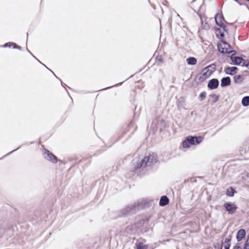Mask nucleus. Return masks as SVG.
I'll return each mask as SVG.
<instances>
[{"mask_svg":"<svg viewBox=\"0 0 249 249\" xmlns=\"http://www.w3.org/2000/svg\"><path fill=\"white\" fill-rule=\"evenodd\" d=\"M157 162V155L154 153H152L142 158H135L133 160L132 163L134 168L138 169L151 166Z\"/></svg>","mask_w":249,"mask_h":249,"instance_id":"f257e3e1","label":"nucleus"},{"mask_svg":"<svg viewBox=\"0 0 249 249\" xmlns=\"http://www.w3.org/2000/svg\"><path fill=\"white\" fill-rule=\"evenodd\" d=\"M214 18L216 25L221 28V29L217 28L216 30L217 32L216 35L217 36L219 35L221 37H223L224 36V34L223 31H225L226 32H227L228 31L224 24L225 22L227 23V21L225 20L224 18L221 13L216 14Z\"/></svg>","mask_w":249,"mask_h":249,"instance_id":"f03ea898","label":"nucleus"},{"mask_svg":"<svg viewBox=\"0 0 249 249\" xmlns=\"http://www.w3.org/2000/svg\"><path fill=\"white\" fill-rule=\"evenodd\" d=\"M215 69V65L214 64H211L203 69L197 76L199 82H204L212 75Z\"/></svg>","mask_w":249,"mask_h":249,"instance_id":"7ed1b4c3","label":"nucleus"},{"mask_svg":"<svg viewBox=\"0 0 249 249\" xmlns=\"http://www.w3.org/2000/svg\"><path fill=\"white\" fill-rule=\"evenodd\" d=\"M203 138L201 136H187L182 142V146L184 148H189L192 145H198L201 142Z\"/></svg>","mask_w":249,"mask_h":249,"instance_id":"20e7f679","label":"nucleus"},{"mask_svg":"<svg viewBox=\"0 0 249 249\" xmlns=\"http://www.w3.org/2000/svg\"><path fill=\"white\" fill-rule=\"evenodd\" d=\"M218 51L222 53L230 54L232 52V48L227 42L222 41L217 45Z\"/></svg>","mask_w":249,"mask_h":249,"instance_id":"39448f33","label":"nucleus"},{"mask_svg":"<svg viewBox=\"0 0 249 249\" xmlns=\"http://www.w3.org/2000/svg\"><path fill=\"white\" fill-rule=\"evenodd\" d=\"M223 207L228 214H233L237 210V206L235 203L227 202L224 203Z\"/></svg>","mask_w":249,"mask_h":249,"instance_id":"423d86ee","label":"nucleus"},{"mask_svg":"<svg viewBox=\"0 0 249 249\" xmlns=\"http://www.w3.org/2000/svg\"><path fill=\"white\" fill-rule=\"evenodd\" d=\"M44 157L45 159L53 163H56L58 160L57 157L47 149L44 151Z\"/></svg>","mask_w":249,"mask_h":249,"instance_id":"0eeeda50","label":"nucleus"},{"mask_svg":"<svg viewBox=\"0 0 249 249\" xmlns=\"http://www.w3.org/2000/svg\"><path fill=\"white\" fill-rule=\"evenodd\" d=\"M219 85V81L217 79L213 78L210 80L208 84V88L210 89H216Z\"/></svg>","mask_w":249,"mask_h":249,"instance_id":"6e6552de","label":"nucleus"},{"mask_svg":"<svg viewBox=\"0 0 249 249\" xmlns=\"http://www.w3.org/2000/svg\"><path fill=\"white\" fill-rule=\"evenodd\" d=\"M237 70L236 67H228L225 69V71L226 74L232 75L236 73Z\"/></svg>","mask_w":249,"mask_h":249,"instance_id":"1a4fd4ad","label":"nucleus"},{"mask_svg":"<svg viewBox=\"0 0 249 249\" xmlns=\"http://www.w3.org/2000/svg\"><path fill=\"white\" fill-rule=\"evenodd\" d=\"M231 78L230 77L223 78L221 81V86L222 87H227L231 84Z\"/></svg>","mask_w":249,"mask_h":249,"instance_id":"9d476101","label":"nucleus"},{"mask_svg":"<svg viewBox=\"0 0 249 249\" xmlns=\"http://www.w3.org/2000/svg\"><path fill=\"white\" fill-rule=\"evenodd\" d=\"M246 231L244 229L239 230L236 234V239L237 241H240L242 240L245 237Z\"/></svg>","mask_w":249,"mask_h":249,"instance_id":"9b49d317","label":"nucleus"},{"mask_svg":"<svg viewBox=\"0 0 249 249\" xmlns=\"http://www.w3.org/2000/svg\"><path fill=\"white\" fill-rule=\"evenodd\" d=\"M169 203V199L166 196H162L160 198V205L161 206H164L166 205Z\"/></svg>","mask_w":249,"mask_h":249,"instance_id":"f8f14e48","label":"nucleus"},{"mask_svg":"<svg viewBox=\"0 0 249 249\" xmlns=\"http://www.w3.org/2000/svg\"><path fill=\"white\" fill-rule=\"evenodd\" d=\"M186 62L189 65H195L197 63V60L194 57H190L187 58Z\"/></svg>","mask_w":249,"mask_h":249,"instance_id":"ddd939ff","label":"nucleus"},{"mask_svg":"<svg viewBox=\"0 0 249 249\" xmlns=\"http://www.w3.org/2000/svg\"><path fill=\"white\" fill-rule=\"evenodd\" d=\"M231 59L232 60V62L235 65H237L240 64L243 61V59L242 58L237 56L231 57Z\"/></svg>","mask_w":249,"mask_h":249,"instance_id":"4468645a","label":"nucleus"},{"mask_svg":"<svg viewBox=\"0 0 249 249\" xmlns=\"http://www.w3.org/2000/svg\"><path fill=\"white\" fill-rule=\"evenodd\" d=\"M244 80L242 76L241 75H236L234 76V81L236 84H241Z\"/></svg>","mask_w":249,"mask_h":249,"instance_id":"2eb2a0df","label":"nucleus"},{"mask_svg":"<svg viewBox=\"0 0 249 249\" xmlns=\"http://www.w3.org/2000/svg\"><path fill=\"white\" fill-rule=\"evenodd\" d=\"M231 238H227L225 239L224 242L223 243V246L225 249H229L230 247Z\"/></svg>","mask_w":249,"mask_h":249,"instance_id":"dca6fc26","label":"nucleus"},{"mask_svg":"<svg viewBox=\"0 0 249 249\" xmlns=\"http://www.w3.org/2000/svg\"><path fill=\"white\" fill-rule=\"evenodd\" d=\"M242 104L244 107L249 106V96H245L242 98Z\"/></svg>","mask_w":249,"mask_h":249,"instance_id":"f3484780","label":"nucleus"},{"mask_svg":"<svg viewBox=\"0 0 249 249\" xmlns=\"http://www.w3.org/2000/svg\"><path fill=\"white\" fill-rule=\"evenodd\" d=\"M235 193V190L232 188H229L227 190V195L230 196H232Z\"/></svg>","mask_w":249,"mask_h":249,"instance_id":"a211bd4d","label":"nucleus"},{"mask_svg":"<svg viewBox=\"0 0 249 249\" xmlns=\"http://www.w3.org/2000/svg\"><path fill=\"white\" fill-rule=\"evenodd\" d=\"M147 247L143 244L140 243L137 246V249H146Z\"/></svg>","mask_w":249,"mask_h":249,"instance_id":"6ab92c4d","label":"nucleus"},{"mask_svg":"<svg viewBox=\"0 0 249 249\" xmlns=\"http://www.w3.org/2000/svg\"><path fill=\"white\" fill-rule=\"evenodd\" d=\"M206 93L205 92H202L199 95L201 100H203L206 97Z\"/></svg>","mask_w":249,"mask_h":249,"instance_id":"aec40b11","label":"nucleus"},{"mask_svg":"<svg viewBox=\"0 0 249 249\" xmlns=\"http://www.w3.org/2000/svg\"><path fill=\"white\" fill-rule=\"evenodd\" d=\"M244 249H249V236L248 237L245 243Z\"/></svg>","mask_w":249,"mask_h":249,"instance_id":"412c9836","label":"nucleus"},{"mask_svg":"<svg viewBox=\"0 0 249 249\" xmlns=\"http://www.w3.org/2000/svg\"><path fill=\"white\" fill-rule=\"evenodd\" d=\"M210 96L214 99V102H216L218 100V96L215 94H212Z\"/></svg>","mask_w":249,"mask_h":249,"instance_id":"4be33fe9","label":"nucleus"},{"mask_svg":"<svg viewBox=\"0 0 249 249\" xmlns=\"http://www.w3.org/2000/svg\"><path fill=\"white\" fill-rule=\"evenodd\" d=\"M12 45H13L14 49H17L18 50H21V47L17 45L16 43L12 42Z\"/></svg>","mask_w":249,"mask_h":249,"instance_id":"5701e85b","label":"nucleus"},{"mask_svg":"<svg viewBox=\"0 0 249 249\" xmlns=\"http://www.w3.org/2000/svg\"><path fill=\"white\" fill-rule=\"evenodd\" d=\"M12 42H8V43H5L3 46V47H10L12 45Z\"/></svg>","mask_w":249,"mask_h":249,"instance_id":"b1692460","label":"nucleus"},{"mask_svg":"<svg viewBox=\"0 0 249 249\" xmlns=\"http://www.w3.org/2000/svg\"><path fill=\"white\" fill-rule=\"evenodd\" d=\"M157 60L158 61L160 62L161 63L163 62V60L161 56L158 57L157 58Z\"/></svg>","mask_w":249,"mask_h":249,"instance_id":"393cba45","label":"nucleus"},{"mask_svg":"<svg viewBox=\"0 0 249 249\" xmlns=\"http://www.w3.org/2000/svg\"><path fill=\"white\" fill-rule=\"evenodd\" d=\"M27 52H28L32 56L34 57L35 59H36L39 63H41L32 53L28 49H27Z\"/></svg>","mask_w":249,"mask_h":249,"instance_id":"a878e982","label":"nucleus"},{"mask_svg":"<svg viewBox=\"0 0 249 249\" xmlns=\"http://www.w3.org/2000/svg\"><path fill=\"white\" fill-rule=\"evenodd\" d=\"M19 148V147H18V148L17 149H17H18ZM16 150V149H15V150H13V151H11V152H10V153H8L7 155H5L4 157H6V156H7V155H9L10 154H11L12 153H13V152L15 151Z\"/></svg>","mask_w":249,"mask_h":249,"instance_id":"bb28decb","label":"nucleus"},{"mask_svg":"<svg viewBox=\"0 0 249 249\" xmlns=\"http://www.w3.org/2000/svg\"><path fill=\"white\" fill-rule=\"evenodd\" d=\"M234 249H241V248L240 247L237 246L234 248Z\"/></svg>","mask_w":249,"mask_h":249,"instance_id":"cd10ccee","label":"nucleus"},{"mask_svg":"<svg viewBox=\"0 0 249 249\" xmlns=\"http://www.w3.org/2000/svg\"><path fill=\"white\" fill-rule=\"evenodd\" d=\"M61 84L62 85V86L64 87V85H66L65 84L63 83L62 82H61Z\"/></svg>","mask_w":249,"mask_h":249,"instance_id":"c85d7f7f","label":"nucleus"},{"mask_svg":"<svg viewBox=\"0 0 249 249\" xmlns=\"http://www.w3.org/2000/svg\"><path fill=\"white\" fill-rule=\"evenodd\" d=\"M121 84H122V83H119V84H116V85H115V86H118V85H121Z\"/></svg>","mask_w":249,"mask_h":249,"instance_id":"c756f323","label":"nucleus"},{"mask_svg":"<svg viewBox=\"0 0 249 249\" xmlns=\"http://www.w3.org/2000/svg\"><path fill=\"white\" fill-rule=\"evenodd\" d=\"M246 0L248 1H249V0Z\"/></svg>","mask_w":249,"mask_h":249,"instance_id":"7c9ffc66","label":"nucleus"},{"mask_svg":"<svg viewBox=\"0 0 249 249\" xmlns=\"http://www.w3.org/2000/svg\"><path fill=\"white\" fill-rule=\"evenodd\" d=\"M235 1H237V0H235Z\"/></svg>","mask_w":249,"mask_h":249,"instance_id":"2f4dec72","label":"nucleus"}]
</instances>
